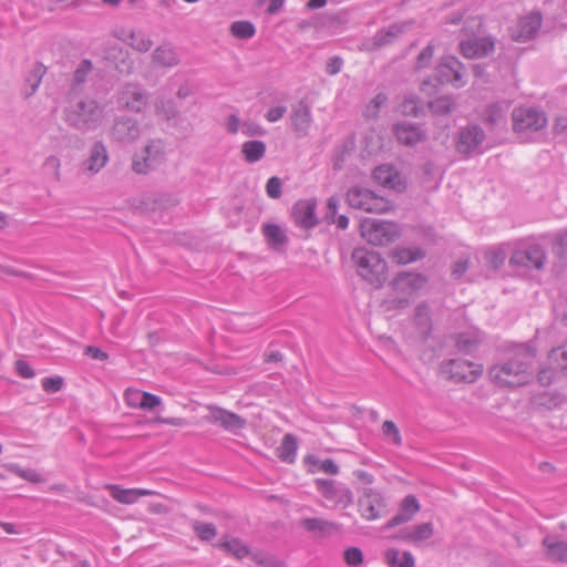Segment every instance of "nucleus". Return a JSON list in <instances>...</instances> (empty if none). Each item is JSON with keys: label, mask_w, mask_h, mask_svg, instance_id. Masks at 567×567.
I'll list each match as a JSON object with an SVG mask.
<instances>
[{"label": "nucleus", "mask_w": 567, "mask_h": 567, "mask_svg": "<svg viewBox=\"0 0 567 567\" xmlns=\"http://www.w3.org/2000/svg\"><path fill=\"white\" fill-rule=\"evenodd\" d=\"M542 20L539 12H530L520 18L516 31L513 33V39L520 42L533 39L542 25Z\"/></svg>", "instance_id": "25"}, {"label": "nucleus", "mask_w": 567, "mask_h": 567, "mask_svg": "<svg viewBox=\"0 0 567 567\" xmlns=\"http://www.w3.org/2000/svg\"><path fill=\"white\" fill-rule=\"evenodd\" d=\"M441 82L452 83L456 87L463 86V64L455 56H445L437 66Z\"/></svg>", "instance_id": "22"}, {"label": "nucleus", "mask_w": 567, "mask_h": 567, "mask_svg": "<svg viewBox=\"0 0 567 567\" xmlns=\"http://www.w3.org/2000/svg\"><path fill=\"white\" fill-rule=\"evenodd\" d=\"M508 112V105L503 104H491L485 111V122L491 126L504 125L506 122V114Z\"/></svg>", "instance_id": "38"}, {"label": "nucleus", "mask_w": 567, "mask_h": 567, "mask_svg": "<svg viewBox=\"0 0 567 567\" xmlns=\"http://www.w3.org/2000/svg\"><path fill=\"white\" fill-rule=\"evenodd\" d=\"M358 506L361 516L367 520L378 519L386 512L383 496L372 488L363 491L362 496L358 499Z\"/></svg>", "instance_id": "14"}, {"label": "nucleus", "mask_w": 567, "mask_h": 567, "mask_svg": "<svg viewBox=\"0 0 567 567\" xmlns=\"http://www.w3.org/2000/svg\"><path fill=\"white\" fill-rule=\"evenodd\" d=\"M400 509L412 518L420 511L417 498L414 495L405 496L401 502Z\"/></svg>", "instance_id": "52"}, {"label": "nucleus", "mask_w": 567, "mask_h": 567, "mask_svg": "<svg viewBox=\"0 0 567 567\" xmlns=\"http://www.w3.org/2000/svg\"><path fill=\"white\" fill-rule=\"evenodd\" d=\"M386 95L383 93L377 94L372 101L364 109V116L367 118H375L382 105L386 102Z\"/></svg>", "instance_id": "50"}, {"label": "nucleus", "mask_w": 567, "mask_h": 567, "mask_svg": "<svg viewBox=\"0 0 567 567\" xmlns=\"http://www.w3.org/2000/svg\"><path fill=\"white\" fill-rule=\"evenodd\" d=\"M104 59L122 75H130L134 71V61L127 51L120 45H109L104 51Z\"/></svg>", "instance_id": "21"}, {"label": "nucleus", "mask_w": 567, "mask_h": 567, "mask_svg": "<svg viewBox=\"0 0 567 567\" xmlns=\"http://www.w3.org/2000/svg\"><path fill=\"white\" fill-rule=\"evenodd\" d=\"M393 260L399 265H406L421 260L425 252L421 248H396L392 254Z\"/></svg>", "instance_id": "39"}, {"label": "nucleus", "mask_w": 567, "mask_h": 567, "mask_svg": "<svg viewBox=\"0 0 567 567\" xmlns=\"http://www.w3.org/2000/svg\"><path fill=\"white\" fill-rule=\"evenodd\" d=\"M382 432L386 436L391 435L393 437V443L395 445H400L402 443L400 431H399L398 426L394 424V422L385 421L382 424Z\"/></svg>", "instance_id": "59"}, {"label": "nucleus", "mask_w": 567, "mask_h": 567, "mask_svg": "<svg viewBox=\"0 0 567 567\" xmlns=\"http://www.w3.org/2000/svg\"><path fill=\"white\" fill-rule=\"evenodd\" d=\"M165 142L161 138H151L145 146L133 154L131 171L136 175H147L157 169L166 159Z\"/></svg>", "instance_id": "5"}, {"label": "nucleus", "mask_w": 567, "mask_h": 567, "mask_svg": "<svg viewBox=\"0 0 567 567\" xmlns=\"http://www.w3.org/2000/svg\"><path fill=\"white\" fill-rule=\"evenodd\" d=\"M412 529V544H417L430 539L433 536L434 528L432 523H422L411 527Z\"/></svg>", "instance_id": "44"}, {"label": "nucleus", "mask_w": 567, "mask_h": 567, "mask_svg": "<svg viewBox=\"0 0 567 567\" xmlns=\"http://www.w3.org/2000/svg\"><path fill=\"white\" fill-rule=\"evenodd\" d=\"M494 48L495 43L491 38H474L460 43L461 53L470 59L487 56Z\"/></svg>", "instance_id": "24"}, {"label": "nucleus", "mask_w": 567, "mask_h": 567, "mask_svg": "<svg viewBox=\"0 0 567 567\" xmlns=\"http://www.w3.org/2000/svg\"><path fill=\"white\" fill-rule=\"evenodd\" d=\"M204 419L209 423L219 424L223 429L230 432L246 426V420L238 414L214 405L208 406V414Z\"/></svg>", "instance_id": "19"}, {"label": "nucleus", "mask_w": 567, "mask_h": 567, "mask_svg": "<svg viewBox=\"0 0 567 567\" xmlns=\"http://www.w3.org/2000/svg\"><path fill=\"white\" fill-rule=\"evenodd\" d=\"M431 111L436 115H446L455 110L456 103L450 95H443L429 103Z\"/></svg>", "instance_id": "41"}, {"label": "nucleus", "mask_w": 567, "mask_h": 567, "mask_svg": "<svg viewBox=\"0 0 567 567\" xmlns=\"http://www.w3.org/2000/svg\"><path fill=\"white\" fill-rule=\"evenodd\" d=\"M161 404V399L151 392H142L138 408L144 410H153Z\"/></svg>", "instance_id": "57"}, {"label": "nucleus", "mask_w": 567, "mask_h": 567, "mask_svg": "<svg viewBox=\"0 0 567 567\" xmlns=\"http://www.w3.org/2000/svg\"><path fill=\"white\" fill-rule=\"evenodd\" d=\"M110 156L106 145L103 141H95L89 148L87 158L82 163V169L89 175H96L109 163Z\"/></svg>", "instance_id": "18"}, {"label": "nucleus", "mask_w": 567, "mask_h": 567, "mask_svg": "<svg viewBox=\"0 0 567 567\" xmlns=\"http://www.w3.org/2000/svg\"><path fill=\"white\" fill-rule=\"evenodd\" d=\"M483 371L482 364L461 359H452L441 365L442 377L455 383H473L483 374Z\"/></svg>", "instance_id": "8"}, {"label": "nucleus", "mask_w": 567, "mask_h": 567, "mask_svg": "<svg viewBox=\"0 0 567 567\" xmlns=\"http://www.w3.org/2000/svg\"><path fill=\"white\" fill-rule=\"evenodd\" d=\"M412 321L422 338L430 336L433 322L431 316V307L427 301H421L415 306Z\"/></svg>", "instance_id": "28"}, {"label": "nucleus", "mask_w": 567, "mask_h": 567, "mask_svg": "<svg viewBox=\"0 0 567 567\" xmlns=\"http://www.w3.org/2000/svg\"><path fill=\"white\" fill-rule=\"evenodd\" d=\"M548 363L555 365L556 370L567 375V343L550 351Z\"/></svg>", "instance_id": "42"}, {"label": "nucleus", "mask_w": 567, "mask_h": 567, "mask_svg": "<svg viewBox=\"0 0 567 567\" xmlns=\"http://www.w3.org/2000/svg\"><path fill=\"white\" fill-rule=\"evenodd\" d=\"M241 133L248 137L264 136L266 134L265 128L258 123L248 120L241 124Z\"/></svg>", "instance_id": "55"}, {"label": "nucleus", "mask_w": 567, "mask_h": 567, "mask_svg": "<svg viewBox=\"0 0 567 567\" xmlns=\"http://www.w3.org/2000/svg\"><path fill=\"white\" fill-rule=\"evenodd\" d=\"M557 371L555 365H550L548 368H543L539 370L537 374V381L540 386H549L553 381L556 379Z\"/></svg>", "instance_id": "54"}, {"label": "nucleus", "mask_w": 567, "mask_h": 567, "mask_svg": "<svg viewBox=\"0 0 567 567\" xmlns=\"http://www.w3.org/2000/svg\"><path fill=\"white\" fill-rule=\"evenodd\" d=\"M106 488L110 491V494L113 499L121 504H133L141 496H148L155 494L154 491L144 489V488H122L118 485H107Z\"/></svg>", "instance_id": "31"}, {"label": "nucleus", "mask_w": 567, "mask_h": 567, "mask_svg": "<svg viewBox=\"0 0 567 567\" xmlns=\"http://www.w3.org/2000/svg\"><path fill=\"white\" fill-rule=\"evenodd\" d=\"M287 112V107L285 105H278L270 107L266 113L265 117L268 122L275 123L284 117Z\"/></svg>", "instance_id": "61"}, {"label": "nucleus", "mask_w": 567, "mask_h": 567, "mask_svg": "<svg viewBox=\"0 0 567 567\" xmlns=\"http://www.w3.org/2000/svg\"><path fill=\"white\" fill-rule=\"evenodd\" d=\"M316 484L319 492L328 501L343 505L352 503V493L347 486L331 480H317Z\"/></svg>", "instance_id": "20"}, {"label": "nucleus", "mask_w": 567, "mask_h": 567, "mask_svg": "<svg viewBox=\"0 0 567 567\" xmlns=\"http://www.w3.org/2000/svg\"><path fill=\"white\" fill-rule=\"evenodd\" d=\"M127 44L134 50L145 53L152 48L153 41L142 31H131L128 33Z\"/></svg>", "instance_id": "40"}, {"label": "nucleus", "mask_w": 567, "mask_h": 567, "mask_svg": "<svg viewBox=\"0 0 567 567\" xmlns=\"http://www.w3.org/2000/svg\"><path fill=\"white\" fill-rule=\"evenodd\" d=\"M542 545L548 560L567 564V540L547 536L543 539Z\"/></svg>", "instance_id": "32"}, {"label": "nucleus", "mask_w": 567, "mask_h": 567, "mask_svg": "<svg viewBox=\"0 0 567 567\" xmlns=\"http://www.w3.org/2000/svg\"><path fill=\"white\" fill-rule=\"evenodd\" d=\"M192 528L196 536L203 542H209L217 536V528L213 523H204L200 520H193Z\"/></svg>", "instance_id": "43"}, {"label": "nucleus", "mask_w": 567, "mask_h": 567, "mask_svg": "<svg viewBox=\"0 0 567 567\" xmlns=\"http://www.w3.org/2000/svg\"><path fill=\"white\" fill-rule=\"evenodd\" d=\"M43 74L44 68L41 64L34 65V68L29 72L25 80L27 86L29 87V91L27 93L28 96L35 93L42 81Z\"/></svg>", "instance_id": "46"}, {"label": "nucleus", "mask_w": 567, "mask_h": 567, "mask_svg": "<svg viewBox=\"0 0 567 567\" xmlns=\"http://www.w3.org/2000/svg\"><path fill=\"white\" fill-rule=\"evenodd\" d=\"M60 167H61V161L55 155L48 156L45 158L44 163H43L44 171L48 174H51L52 178L55 182H60L61 181Z\"/></svg>", "instance_id": "51"}, {"label": "nucleus", "mask_w": 567, "mask_h": 567, "mask_svg": "<svg viewBox=\"0 0 567 567\" xmlns=\"http://www.w3.org/2000/svg\"><path fill=\"white\" fill-rule=\"evenodd\" d=\"M360 231L361 236L374 246H385L400 236L399 227L395 223L372 218L361 221Z\"/></svg>", "instance_id": "7"}, {"label": "nucleus", "mask_w": 567, "mask_h": 567, "mask_svg": "<svg viewBox=\"0 0 567 567\" xmlns=\"http://www.w3.org/2000/svg\"><path fill=\"white\" fill-rule=\"evenodd\" d=\"M342 65H343V61L341 58L332 56L327 62L326 72L330 75H336L341 71Z\"/></svg>", "instance_id": "62"}, {"label": "nucleus", "mask_w": 567, "mask_h": 567, "mask_svg": "<svg viewBox=\"0 0 567 567\" xmlns=\"http://www.w3.org/2000/svg\"><path fill=\"white\" fill-rule=\"evenodd\" d=\"M16 371L18 372V374L24 379H31L34 377V371L33 369L29 365L28 362L23 361V360H18L16 362Z\"/></svg>", "instance_id": "63"}, {"label": "nucleus", "mask_w": 567, "mask_h": 567, "mask_svg": "<svg viewBox=\"0 0 567 567\" xmlns=\"http://www.w3.org/2000/svg\"><path fill=\"white\" fill-rule=\"evenodd\" d=\"M394 133L401 144L413 146L424 137L421 128L409 122H401L394 126Z\"/></svg>", "instance_id": "30"}, {"label": "nucleus", "mask_w": 567, "mask_h": 567, "mask_svg": "<svg viewBox=\"0 0 567 567\" xmlns=\"http://www.w3.org/2000/svg\"><path fill=\"white\" fill-rule=\"evenodd\" d=\"M104 120V106L91 97L69 101L63 110L65 124L82 134L96 131Z\"/></svg>", "instance_id": "3"}, {"label": "nucleus", "mask_w": 567, "mask_h": 567, "mask_svg": "<svg viewBox=\"0 0 567 567\" xmlns=\"http://www.w3.org/2000/svg\"><path fill=\"white\" fill-rule=\"evenodd\" d=\"M434 54V47L432 44H427L417 55L416 58V69H424L430 64Z\"/></svg>", "instance_id": "58"}, {"label": "nucleus", "mask_w": 567, "mask_h": 567, "mask_svg": "<svg viewBox=\"0 0 567 567\" xmlns=\"http://www.w3.org/2000/svg\"><path fill=\"white\" fill-rule=\"evenodd\" d=\"M425 275L413 271L398 272L388 285V292L380 307L384 312H400L409 308L415 297L427 286Z\"/></svg>", "instance_id": "2"}, {"label": "nucleus", "mask_w": 567, "mask_h": 567, "mask_svg": "<svg viewBox=\"0 0 567 567\" xmlns=\"http://www.w3.org/2000/svg\"><path fill=\"white\" fill-rule=\"evenodd\" d=\"M486 140L484 130L477 124H468L457 133L456 151L464 156H474L483 153V143Z\"/></svg>", "instance_id": "9"}, {"label": "nucleus", "mask_w": 567, "mask_h": 567, "mask_svg": "<svg viewBox=\"0 0 567 567\" xmlns=\"http://www.w3.org/2000/svg\"><path fill=\"white\" fill-rule=\"evenodd\" d=\"M281 179L277 176H272L266 184V192L270 198L277 199L281 196Z\"/></svg>", "instance_id": "56"}, {"label": "nucleus", "mask_w": 567, "mask_h": 567, "mask_svg": "<svg viewBox=\"0 0 567 567\" xmlns=\"http://www.w3.org/2000/svg\"><path fill=\"white\" fill-rule=\"evenodd\" d=\"M373 179L381 186L402 192L405 188L404 179L392 165H380L373 169Z\"/></svg>", "instance_id": "23"}, {"label": "nucleus", "mask_w": 567, "mask_h": 567, "mask_svg": "<svg viewBox=\"0 0 567 567\" xmlns=\"http://www.w3.org/2000/svg\"><path fill=\"white\" fill-rule=\"evenodd\" d=\"M513 128L517 133L537 132L546 126L545 114L532 107H518L513 111Z\"/></svg>", "instance_id": "11"}, {"label": "nucleus", "mask_w": 567, "mask_h": 567, "mask_svg": "<svg viewBox=\"0 0 567 567\" xmlns=\"http://www.w3.org/2000/svg\"><path fill=\"white\" fill-rule=\"evenodd\" d=\"M290 124L297 137H306L312 124L311 109L308 102L302 99L291 106Z\"/></svg>", "instance_id": "15"}, {"label": "nucleus", "mask_w": 567, "mask_h": 567, "mask_svg": "<svg viewBox=\"0 0 567 567\" xmlns=\"http://www.w3.org/2000/svg\"><path fill=\"white\" fill-rule=\"evenodd\" d=\"M413 25V20L395 22L386 29L379 30L371 39L367 40L363 45L367 50H375L378 48L389 45L398 40L402 34L410 31Z\"/></svg>", "instance_id": "13"}, {"label": "nucleus", "mask_w": 567, "mask_h": 567, "mask_svg": "<svg viewBox=\"0 0 567 567\" xmlns=\"http://www.w3.org/2000/svg\"><path fill=\"white\" fill-rule=\"evenodd\" d=\"M230 31L236 38L249 39L254 37L256 29L249 21H236L231 24Z\"/></svg>", "instance_id": "48"}, {"label": "nucleus", "mask_w": 567, "mask_h": 567, "mask_svg": "<svg viewBox=\"0 0 567 567\" xmlns=\"http://www.w3.org/2000/svg\"><path fill=\"white\" fill-rule=\"evenodd\" d=\"M300 526L306 530L322 537H328L334 532H339L338 524L317 517L301 519Z\"/></svg>", "instance_id": "33"}, {"label": "nucleus", "mask_w": 567, "mask_h": 567, "mask_svg": "<svg viewBox=\"0 0 567 567\" xmlns=\"http://www.w3.org/2000/svg\"><path fill=\"white\" fill-rule=\"evenodd\" d=\"M266 144L259 140L247 141L241 145V154L246 162H259L266 154Z\"/></svg>", "instance_id": "34"}, {"label": "nucleus", "mask_w": 567, "mask_h": 567, "mask_svg": "<svg viewBox=\"0 0 567 567\" xmlns=\"http://www.w3.org/2000/svg\"><path fill=\"white\" fill-rule=\"evenodd\" d=\"M220 547L233 554L237 558L246 557L249 553L248 547L237 538H231L220 543Z\"/></svg>", "instance_id": "45"}, {"label": "nucleus", "mask_w": 567, "mask_h": 567, "mask_svg": "<svg viewBox=\"0 0 567 567\" xmlns=\"http://www.w3.org/2000/svg\"><path fill=\"white\" fill-rule=\"evenodd\" d=\"M565 404V396L560 392H533L530 405L537 412L551 411Z\"/></svg>", "instance_id": "26"}, {"label": "nucleus", "mask_w": 567, "mask_h": 567, "mask_svg": "<svg viewBox=\"0 0 567 567\" xmlns=\"http://www.w3.org/2000/svg\"><path fill=\"white\" fill-rule=\"evenodd\" d=\"M110 138L116 143L128 145L141 136V126L136 118L127 115L115 116L109 131Z\"/></svg>", "instance_id": "10"}, {"label": "nucleus", "mask_w": 567, "mask_h": 567, "mask_svg": "<svg viewBox=\"0 0 567 567\" xmlns=\"http://www.w3.org/2000/svg\"><path fill=\"white\" fill-rule=\"evenodd\" d=\"M350 207L367 213L383 214L391 210V203L382 196H379L368 188L353 186L346 195Z\"/></svg>", "instance_id": "6"}, {"label": "nucleus", "mask_w": 567, "mask_h": 567, "mask_svg": "<svg viewBox=\"0 0 567 567\" xmlns=\"http://www.w3.org/2000/svg\"><path fill=\"white\" fill-rule=\"evenodd\" d=\"M262 234L268 245L274 249L282 247L288 239L285 230L276 224H265L262 226Z\"/></svg>", "instance_id": "37"}, {"label": "nucleus", "mask_w": 567, "mask_h": 567, "mask_svg": "<svg viewBox=\"0 0 567 567\" xmlns=\"http://www.w3.org/2000/svg\"><path fill=\"white\" fill-rule=\"evenodd\" d=\"M536 357V349L530 343H522L513 349L511 360L502 365H494L488 370V378L495 386L518 388L526 385L530 380L528 371Z\"/></svg>", "instance_id": "1"}, {"label": "nucleus", "mask_w": 567, "mask_h": 567, "mask_svg": "<svg viewBox=\"0 0 567 567\" xmlns=\"http://www.w3.org/2000/svg\"><path fill=\"white\" fill-rule=\"evenodd\" d=\"M484 334L477 329H470L456 334L455 346L457 350L464 354H471L482 343Z\"/></svg>", "instance_id": "29"}, {"label": "nucleus", "mask_w": 567, "mask_h": 567, "mask_svg": "<svg viewBox=\"0 0 567 567\" xmlns=\"http://www.w3.org/2000/svg\"><path fill=\"white\" fill-rule=\"evenodd\" d=\"M546 259L545 251L538 245H532L526 249H517L513 252L509 264L530 269H542Z\"/></svg>", "instance_id": "16"}, {"label": "nucleus", "mask_w": 567, "mask_h": 567, "mask_svg": "<svg viewBox=\"0 0 567 567\" xmlns=\"http://www.w3.org/2000/svg\"><path fill=\"white\" fill-rule=\"evenodd\" d=\"M316 199H301L295 203L291 209V216L297 226L303 229H311L319 224L316 215Z\"/></svg>", "instance_id": "17"}, {"label": "nucleus", "mask_w": 567, "mask_h": 567, "mask_svg": "<svg viewBox=\"0 0 567 567\" xmlns=\"http://www.w3.org/2000/svg\"><path fill=\"white\" fill-rule=\"evenodd\" d=\"M64 386V379L60 375L44 378L42 380L43 390H61Z\"/></svg>", "instance_id": "60"}, {"label": "nucleus", "mask_w": 567, "mask_h": 567, "mask_svg": "<svg viewBox=\"0 0 567 567\" xmlns=\"http://www.w3.org/2000/svg\"><path fill=\"white\" fill-rule=\"evenodd\" d=\"M8 470L16 474L17 476L28 481V482H31V483H42L44 482V478L35 471V470H24V468H21L19 465L17 464H11L8 466Z\"/></svg>", "instance_id": "49"}, {"label": "nucleus", "mask_w": 567, "mask_h": 567, "mask_svg": "<svg viewBox=\"0 0 567 567\" xmlns=\"http://www.w3.org/2000/svg\"><path fill=\"white\" fill-rule=\"evenodd\" d=\"M487 260L494 269L499 268L505 261V254L502 250H493L487 255Z\"/></svg>", "instance_id": "64"}, {"label": "nucleus", "mask_w": 567, "mask_h": 567, "mask_svg": "<svg viewBox=\"0 0 567 567\" xmlns=\"http://www.w3.org/2000/svg\"><path fill=\"white\" fill-rule=\"evenodd\" d=\"M116 103L122 109L141 113L148 103V95L142 85L127 83L117 92Z\"/></svg>", "instance_id": "12"}, {"label": "nucleus", "mask_w": 567, "mask_h": 567, "mask_svg": "<svg viewBox=\"0 0 567 567\" xmlns=\"http://www.w3.org/2000/svg\"><path fill=\"white\" fill-rule=\"evenodd\" d=\"M92 71V62L90 60H83L76 68L73 74L72 89L75 90L81 86L87 79V75Z\"/></svg>", "instance_id": "47"}, {"label": "nucleus", "mask_w": 567, "mask_h": 567, "mask_svg": "<svg viewBox=\"0 0 567 567\" xmlns=\"http://www.w3.org/2000/svg\"><path fill=\"white\" fill-rule=\"evenodd\" d=\"M344 561L352 567H357L363 561V553L358 547H349L343 553Z\"/></svg>", "instance_id": "53"}, {"label": "nucleus", "mask_w": 567, "mask_h": 567, "mask_svg": "<svg viewBox=\"0 0 567 567\" xmlns=\"http://www.w3.org/2000/svg\"><path fill=\"white\" fill-rule=\"evenodd\" d=\"M352 260L357 266L358 275L374 286L380 288L386 280V262L380 254L363 247L355 248L352 252Z\"/></svg>", "instance_id": "4"}, {"label": "nucleus", "mask_w": 567, "mask_h": 567, "mask_svg": "<svg viewBox=\"0 0 567 567\" xmlns=\"http://www.w3.org/2000/svg\"><path fill=\"white\" fill-rule=\"evenodd\" d=\"M297 449V437L293 434L287 433L277 449V455L281 461L292 464L296 460Z\"/></svg>", "instance_id": "35"}, {"label": "nucleus", "mask_w": 567, "mask_h": 567, "mask_svg": "<svg viewBox=\"0 0 567 567\" xmlns=\"http://www.w3.org/2000/svg\"><path fill=\"white\" fill-rule=\"evenodd\" d=\"M385 561L390 567H414L415 560L410 551L401 553L399 549L389 548L384 553Z\"/></svg>", "instance_id": "36"}, {"label": "nucleus", "mask_w": 567, "mask_h": 567, "mask_svg": "<svg viewBox=\"0 0 567 567\" xmlns=\"http://www.w3.org/2000/svg\"><path fill=\"white\" fill-rule=\"evenodd\" d=\"M152 61L161 68H174L181 63V56L172 43L164 42L153 51Z\"/></svg>", "instance_id": "27"}]
</instances>
